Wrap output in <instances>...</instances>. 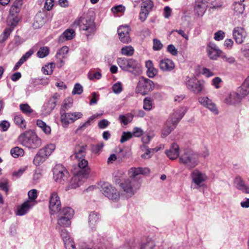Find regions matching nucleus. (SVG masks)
Wrapping results in <instances>:
<instances>
[{"instance_id":"7ed1b4c3","label":"nucleus","mask_w":249,"mask_h":249,"mask_svg":"<svg viewBox=\"0 0 249 249\" xmlns=\"http://www.w3.org/2000/svg\"><path fill=\"white\" fill-rule=\"evenodd\" d=\"M179 162L187 168L192 169L198 164V156L190 149H185L179 157Z\"/></svg>"},{"instance_id":"c85d7f7f","label":"nucleus","mask_w":249,"mask_h":249,"mask_svg":"<svg viewBox=\"0 0 249 249\" xmlns=\"http://www.w3.org/2000/svg\"><path fill=\"white\" fill-rule=\"evenodd\" d=\"M236 187L243 193L249 194V187L246 185L242 178L238 177L235 178L234 181Z\"/></svg>"},{"instance_id":"5701e85b","label":"nucleus","mask_w":249,"mask_h":249,"mask_svg":"<svg viewBox=\"0 0 249 249\" xmlns=\"http://www.w3.org/2000/svg\"><path fill=\"white\" fill-rule=\"evenodd\" d=\"M179 146L177 143H173L170 148L166 150L165 154L171 160H175L179 156Z\"/></svg>"},{"instance_id":"603ef678","label":"nucleus","mask_w":249,"mask_h":249,"mask_svg":"<svg viewBox=\"0 0 249 249\" xmlns=\"http://www.w3.org/2000/svg\"><path fill=\"white\" fill-rule=\"evenodd\" d=\"M22 0H16L11 8V11L15 13H18L23 4Z\"/></svg>"},{"instance_id":"cd10ccee","label":"nucleus","mask_w":249,"mask_h":249,"mask_svg":"<svg viewBox=\"0 0 249 249\" xmlns=\"http://www.w3.org/2000/svg\"><path fill=\"white\" fill-rule=\"evenodd\" d=\"M59 97L60 95L58 94L55 93L50 98L48 103L47 113H50L55 108Z\"/></svg>"},{"instance_id":"09e8293b","label":"nucleus","mask_w":249,"mask_h":249,"mask_svg":"<svg viewBox=\"0 0 249 249\" xmlns=\"http://www.w3.org/2000/svg\"><path fill=\"white\" fill-rule=\"evenodd\" d=\"M160 148L161 147L146 149L145 152L142 155L141 157L143 159H149L151 157L152 155V153L159 151Z\"/></svg>"},{"instance_id":"473e14b6","label":"nucleus","mask_w":249,"mask_h":249,"mask_svg":"<svg viewBox=\"0 0 249 249\" xmlns=\"http://www.w3.org/2000/svg\"><path fill=\"white\" fill-rule=\"evenodd\" d=\"M60 120L62 125L63 127L67 128L70 124V121L69 120V117H68V115L70 113H66V111H64L63 110H62L60 111Z\"/></svg>"},{"instance_id":"37998d69","label":"nucleus","mask_w":249,"mask_h":249,"mask_svg":"<svg viewBox=\"0 0 249 249\" xmlns=\"http://www.w3.org/2000/svg\"><path fill=\"white\" fill-rule=\"evenodd\" d=\"M129 61V58H119L117 59V63L119 67L124 71H126L127 69V66L128 65V63Z\"/></svg>"},{"instance_id":"6e6d98bb","label":"nucleus","mask_w":249,"mask_h":249,"mask_svg":"<svg viewBox=\"0 0 249 249\" xmlns=\"http://www.w3.org/2000/svg\"><path fill=\"white\" fill-rule=\"evenodd\" d=\"M132 118L133 116L131 115H128L127 116L121 115L119 117V120L121 123H123L124 125H126L129 122H130L132 121Z\"/></svg>"},{"instance_id":"f8f14e48","label":"nucleus","mask_w":249,"mask_h":249,"mask_svg":"<svg viewBox=\"0 0 249 249\" xmlns=\"http://www.w3.org/2000/svg\"><path fill=\"white\" fill-rule=\"evenodd\" d=\"M61 202L58 194L55 192H53L50 197L49 209L51 214L58 213L61 211Z\"/></svg>"},{"instance_id":"2f4dec72","label":"nucleus","mask_w":249,"mask_h":249,"mask_svg":"<svg viewBox=\"0 0 249 249\" xmlns=\"http://www.w3.org/2000/svg\"><path fill=\"white\" fill-rule=\"evenodd\" d=\"M239 93L243 98L249 93V76L245 79L240 87Z\"/></svg>"},{"instance_id":"338daca9","label":"nucleus","mask_w":249,"mask_h":249,"mask_svg":"<svg viewBox=\"0 0 249 249\" xmlns=\"http://www.w3.org/2000/svg\"><path fill=\"white\" fill-rule=\"evenodd\" d=\"M112 88L113 92L116 94L119 93L122 91V86L120 82L114 84Z\"/></svg>"},{"instance_id":"c756f323","label":"nucleus","mask_w":249,"mask_h":249,"mask_svg":"<svg viewBox=\"0 0 249 249\" xmlns=\"http://www.w3.org/2000/svg\"><path fill=\"white\" fill-rule=\"evenodd\" d=\"M176 126V125L172 124L171 121L167 120L161 130V137L165 138L167 136L175 129Z\"/></svg>"},{"instance_id":"69168bd1","label":"nucleus","mask_w":249,"mask_h":249,"mask_svg":"<svg viewBox=\"0 0 249 249\" xmlns=\"http://www.w3.org/2000/svg\"><path fill=\"white\" fill-rule=\"evenodd\" d=\"M163 45L161 42L157 39H153V48L155 51H159L162 48Z\"/></svg>"},{"instance_id":"dca6fc26","label":"nucleus","mask_w":249,"mask_h":249,"mask_svg":"<svg viewBox=\"0 0 249 249\" xmlns=\"http://www.w3.org/2000/svg\"><path fill=\"white\" fill-rule=\"evenodd\" d=\"M126 71L135 75L140 74L142 72L140 64L134 59L129 58Z\"/></svg>"},{"instance_id":"79ce46f5","label":"nucleus","mask_w":249,"mask_h":249,"mask_svg":"<svg viewBox=\"0 0 249 249\" xmlns=\"http://www.w3.org/2000/svg\"><path fill=\"white\" fill-rule=\"evenodd\" d=\"M134 49L131 46H125L121 49V53L124 55L131 56L133 54Z\"/></svg>"},{"instance_id":"393cba45","label":"nucleus","mask_w":249,"mask_h":249,"mask_svg":"<svg viewBox=\"0 0 249 249\" xmlns=\"http://www.w3.org/2000/svg\"><path fill=\"white\" fill-rule=\"evenodd\" d=\"M242 97L239 93L233 92L231 93L225 99V102L230 105H235L239 103Z\"/></svg>"},{"instance_id":"c03bdc74","label":"nucleus","mask_w":249,"mask_h":249,"mask_svg":"<svg viewBox=\"0 0 249 249\" xmlns=\"http://www.w3.org/2000/svg\"><path fill=\"white\" fill-rule=\"evenodd\" d=\"M153 6V2L150 0H146L141 4V9L149 12Z\"/></svg>"},{"instance_id":"c9c22d12","label":"nucleus","mask_w":249,"mask_h":249,"mask_svg":"<svg viewBox=\"0 0 249 249\" xmlns=\"http://www.w3.org/2000/svg\"><path fill=\"white\" fill-rule=\"evenodd\" d=\"M69 52V48L67 46H64L62 47L57 53L56 57L57 58L60 60L61 63H63V61L62 58L66 57V54Z\"/></svg>"},{"instance_id":"f257e3e1","label":"nucleus","mask_w":249,"mask_h":249,"mask_svg":"<svg viewBox=\"0 0 249 249\" xmlns=\"http://www.w3.org/2000/svg\"><path fill=\"white\" fill-rule=\"evenodd\" d=\"M73 27L79 26V30L88 38L94 35L96 28L94 20L90 17H81L72 25Z\"/></svg>"},{"instance_id":"412c9836","label":"nucleus","mask_w":249,"mask_h":249,"mask_svg":"<svg viewBox=\"0 0 249 249\" xmlns=\"http://www.w3.org/2000/svg\"><path fill=\"white\" fill-rule=\"evenodd\" d=\"M185 112V110L182 107H179L176 109L172 114L168 121H171L172 124L177 125L179 121L181 119Z\"/></svg>"},{"instance_id":"6e6552de","label":"nucleus","mask_w":249,"mask_h":249,"mask_svg":"<svg viewBox=\"0 0 249 249\" xmlns=\"http://www.w3.org/2000/svg\"><path fill=\"white\" fill-rule=\"evenodd\" d=\"M88 169H80L77 174L72 178L70 184L66 188V190L75 189L81 185L88 177Z\"/></svg>"},{"instance_id":"0eeeda50","label":"nucleus","mask_w":249,"mask_h":249,"mask_svg":"<svg viewBox=\"0 0 249 249\" xmlns=\"http://www.w3.org/2000/svg\"><path fill=\"white\" fill-rule=\"evenodd\" d=\"M55 146L54 144H49L44 148L39 149L36 155L33 162L37 166L43 163L55 149Z\"/></svg>"},{"instance_id":"4468645a","label":"nucleus","mask_w":249,"mask_h":249,"mask_svg":"<svg viewBox=\"0 0 249 249\" xmlns=\"http://www.w3.org/2000/svg\"><path fill=\"white\" fill-rule=\"evenodd\" d=\"M191 176L193 182L198 187L202 186L203 182L208 179L205 174L200 172L198 170H194L191 173Z\"/></svg>"},{"instance_id":"f03ea898","label":"nucleus","mask_w":249,"mask_h":249,"mask_svg":"<svg viewBox=\"0 0 249 249\" xmlns=\"http://www.w3.org/2000/svg\"><path fill=\"white\" fill-rule=\"evenodd\" d=\"M21 143L29 148H36L42 144L41 140L32 131H26L18 137Z\"/></svg>"},{"instance_id":"680f3d73","label":"nucleus","mask_w":249,"mask_h":249,"mask_svg":"<svg viewBox=\"0 0 249 249\" xmlns=\"http://www.w3.org/2000/svg\"><path fill=\"white\" fill-rule=\"evenodd\" d=\"M28 197L29 199L28 200H31L34 201L36 203L35 199L37 198V191L36 189H32L30 190L28 193Z\"/></svg>"},{"instance_id":"a19ab883","label":"nucleus","mask_w":249,"mask_h":249,"mask_svg":"<svg viewBox=\"0 0 249 249\" xmlns=\"http://www.w3.org/2000/svg\"><path fill=\"white\" fill-rule=\"evenodd\" d=\"M104 146L103 142H100L96 144H92L91 147V152L94 154H98L102 151Z\"/></svg>"},{"instance_id":"20e7f679","label":"nucleus","mask_w":249,"mask_h":249,"mask_svg":"<svg viewBox=\"0 0 249 249\" xmlns=\"http://www.w3.org/2000/svg\"><path fill=\"white\" fill-rule=\"evenodd\" d=\"M87 145L84 144H76L74 148V154L72 157L77 161V164L80 169H88V162L85 159L87 153Z\"/></svg>"},{"instance_id":"f704fd0d","label":"nucleus","mask_w":249,"mask_h":249,"mask_svg":"<svg viewBox=\"0 0 249 249\" xmlns=\"http://www.w3.org/2000/svg\"><path fill=\"white\" fill-rule=\"evenodd\" d=\"M36 125L47 135H49L51 132V129L50 126L41 120L36 121Z\"/></svg>"},{"instance_id":"58836bf2","label":"nucleus","mask_w":249,"mask_h":249,"mask_svg":"<svg viewBox=\"0 0 249 249\" xmlns=\"http://www.w3.org/2000/svg\"><path fill=\"white\" fill-rule=\"evenodd\" d=\"M14 122L16 124L19 125L21 128H26V122L21 115H17L15 116Z\"/></svg>"},{"instance_id":"72a5a7b5","label":"nucleus","mask_w":249,"mask_h":249,"mask_svg":"<svg viewBox=\"0 0 249 249\" xmlns=\"http://www.w3.org/2000/svg\"><path fill=\"white\" fill-rule=\"evenodd\" d=\"M45 20L42 14L39 13L36 15L35 17V22L33 26L35 28H39L41 27L45 23Z\"/></svg>"},{"instance_id":"a18cd8bd","label":"nucleus","mask_w":249,"mask_h":249,"mask_svg":"<svg viewBox=\"0 0 249 249\" xmlns=\"http://www.w3.org/2000/svg\"><path fill=\"white\" fill-rule=\"evenodd\" d=\"M82 113L79 112L70 113V114L68 115V117H69V120L70 121V123L74 122L77 120L82 118Z\"/></svg>"},{"instance_id":"ea45409f","label":"nucleus","mask_w":249,"mask_h":249,"mask_svg":"<svg viewBox=\"0 0 249 249\" xmlns=\"http://www.w3.org/2000/svg\"><path fill=\"white\" fill-rule=\"evenodd\" d=\"M140 249H156V246L153 241L149 240L141 244Z\"/></svg>"},{"instance_id":"4be33fe9","label":"nucleus","mask_w":249,"mask_h":249,"mask_svg":"<svg viewBox=\"0 0 249 249\" xmlns=\"http://www.w3.org/2000/svg\"><path fill=\"white\" fill-rule=\"evenodd\" d=\"M159 67L161 71H171L174 69L175 65L171 60L166 58L160 61Z\"/></svg>"},{"instance_id":"49530a36","label":"nucleus","mask_w":249,"mask_h":249,"mask_svg":"<svg viewBox=\"0 0 249 249\" xmlns=\"http://www.w3.org/2000/svg\"><path fill=\"white\" fill-rule=\"evenodd\" d=\"M12 30L13 29L11 28H6L0 36V42L5 41L8 38Z\"/></svg>"},{"instance_id":"39448f33","label":"nucleus","mask_w":249,"mask_h":249,"mask_svg":"<svg viewBox=\"0 0 249 249\" xmlns=\"http://www.w3.org/2000/svg\"><path fill=\"white\" fill-rule=\"evenodd\" d=\"M73 214L74 211L70 207L64 208L59 211L57 216L56 228L69 227Z\"/></svg>"},{"instance_id":"aec40b11","label":"nucleus","mask_w":249,"mask_h":249,"mask_svg":"<svg viewBox=\"0 0 249 249\" xmlns=\"http://www.w3.org/2000/svg\"><path fill=\"white\" fill-rule=\"evenodd\" d=\"M149 169L147 168H131L128 171L129 178L138 179V177L140 175H146L149 173Z\"/></svg>"},{"instance_id":"8fccbe9b","label":"nucleus","mask_w":249,"mask_h":249,"mask_svg":"<svg viewBox=\"0 0 249 249\" xmlns=\"http://www.w3.org/2000/svg\"><path fill=\"white\" fill-rule=\"evenodd\" d=\"M245 9V5L241 2H234V11L237 14H242Z\"/></svg>"},{"instance_id":"3c124183","label":"nucleus","mask_w":249,"mask_h":249,"mask_svg":"<svg viewBox=\"0 0 249 249\" xmlns=\"http://www.w3.org/2000/svg\"><path fill=\"white\" fill-rule=\"evenodd\" d=\"M49 50L47 47H41L37 53V55L39 58H44L49 54Z\"/></svg>"},{"instance_id":"e433bc0d","label":"nucleus","mask_w":249,"mask_h":249,"mask_svg":"<svg viewBox=\"0 0 249 249\" xmlns=\"http://www.w3.org/2000/svg\"><path fill=\"white\" fill-rule=\"evenodd\" d=\"M19 18L16 16L13 15H10L7 19V22L8 26H11V29H13L18 23V22Z\"/></svg>"},{"instance_id":"4c0bfd02","label":"nucleus","mask_w":249,"mask_h":249,"mask_svg":"<svg viewBox=\"0 0 249 249\" xmlns=\"http://www.w3.org/2000/svg\"><path fill=\"white\" fill-rule=\"evenodd\" d=\"M10 153L14 158H17L24 155V150L19 147H15L11 149Z\"/></svg>"},{"instance_id":"1a4fd4ad","label":"nucleus","mask_w":249,"mask_h":249,"mask_svg":"<svg viewBox=\"0 0 249 249\" xmlns=\"http://www.w3.org/2000/svg\"><path fill=\"white\" fill-rule=\"evenodd\" d=\"M154 88V84L151 80L140 77L136 88V92L144 95L152 90Z\"/></svg>"},{"instance_id":"7c9ffc66","label":"nucleus","mask_w":249,"mask_h":249,"mask_svg":"<svg viewBox=\"0 0 249 249\" xmlns=\"http://www.w3.org/2000/svg\"><path fill=\"white\" fill-rule=\"evenodd\" d=\"M102 114H97L91 116L89 119L84 123L81 124L77 129L76 130V132L78 131H83L89 126H90L91 124L92 121H93L96 118L101 116Z\"/></svg>"},{"instance_id":"9b49d317","label":"nucleus","mask_w":249,"mask_h":249,"mask_svg":"<svg viewBox=\"0 0 249 249\" xmlns=\"http://www.w3.org/2000/svg\"><path fill=\"white\" fill-rule=\"evenodd\" d=\"M53 178L56 182L64 184L67 180L69 173L62 165H56L53 170Z\"/></svg>"},{"instance_id":"a878e982","label":"nucleus","mask_w":249,"mask_h":249,"mask_svg":"<svg viewBox=\"0 0 249 249\" xmlns=\"http://www.w3.org/2000/svg\"><path fill=\"white\" fill-rule=\"evenodd\" d=\"M207 5L205 1H197L195 6V14L198 16H202L206 11Z\"/></svg>"},{"instance_id":"052dcab7","label":"nucleus","mask_w":249,"mask_h":249,"mask_svg":"<svg viewBox=\"0 0 249 249\" xmlns=\"http://www.w3.org/2000/svg\"><path fill=\"white\" fill-rule=\"evenodd\" d=\"M72 104V99L71 98H68L64 100V105L61 108V110L66 111L70 108Z\"/></svg>"},{"instance_id":"b1692460","label":"nucleus","mask_w":249,"mask_h":249,"mask_svg":"<svg viewBox=\"0 0 249 249\" xmlns=\"http://www.w3.org/2000/svg\"><path fill=\"white\" fill-rule=\"evenodd\" d=\"M100 220V214L95 211L91 212L89 215L88 223L89 226L93 229Z\"/></svg>"},{"instance_id":"2eb2a0df","label":"nucleus","mask_w":249,"mask_h":249,"mask_svg":"<svg viewBox=\"0 0 249 249\" xmlns=\"http://www.w3.org/2000/svg\"><path fill=\"white\" fill-rule=\"evenodd\" d=\"M186 86L189 89L197 94L200 93L203 88V84L196 78L188 80Z\"/></svg>"},{"instance_id":"bf43d9fd","label":"nucleus","mask_w":249,"mask_h":249,"mask_svg":"<svg viewBox=\"0 0 249 249\" xmlns=\"http://www.w3.org/2000/svg\"><path fill=\"white\" fill-rule=\"evenodd\" d=\"M133 137V134L130 132H124L120 139V142L124 143Z\"/></svg>"},{"instance_id":"de8ad7c7","label":"nucleus","mask_w":249,"mask_h":249,"mask_svg":"<svg viewBox=\"0 0 249 249\" xmlns=\"http://www.w3.org/2000/svg\"><path fill=\"white\" fill-rule=\"evenodd\" d=\"M54 68V64L51 63L48 65H45L42 68L43 73L46 75H50L53 73V69Z\"/></svg>"},{"instance_id":"6ab92c4d","label":"nucleus","mask_w":249,"mask_h":249,"mask_svg":"<svg viewBox=\"0 0 249 249\" xmlns=\"http://www.w3.org/2000/svg\"><path fill=\"white\" fill-rule=\"evenodd\" d=\"M199 102L204 107L209 109L214 114H217L218 113V111L215 104L208 97H203L199 98Z\"/></svg>"},{"instance_id":"9d476101","label":"nucleus","mask_w":249,"mask_h":249,"mask_svg":"<svg viewBox=\"0 0 249 249\" xmlns=\"http://www.w3.org/2000/svg\"><path fill=\"white\" fill-rule=\"evenodd\" d=\"M101 191L106 197L114 201H118L120 199L119 192L108 183H104L102 185Z\"/></svg>"},{"instance_id":"0e129e2a","label":"nucleus","mask_w":249,"mask_h":249,"mask_svg":"<svg viewBox=\"0 0 249 249\" xmlns=\"http://www.w3.org/2000/svg\"><path fill=\"white\" fill-rule=\"evenodd\" d=\"M66 249H75L73 241L70 238L63 241Z\"/></svg>"},{"instance_id":"f3484780","label":"nucleus","mask_w":249,"mask_h":249,"mask_svg":"<svg viewBox=\"0 0 249 249\" xmlns=\"http://www.w3.org/2000/svg\"><path fill=\"white\" fill-rule=\"evenodd\" d=\"M232 34L234 40L238 44L242 43L247 36V33L244 29L240 27L235 28Z\"/></svg>"},{"instance_id":"774afa93","label":"nucleus","mask_w":249,"mask_h":249,"mask_svg":"<svg viewBox=\"0 0 249 249\" xmlns=\"http://www.w3.org/2000/svg\"><path fill=\"white\" fill-rule=\"evenodd\" d=\"M147 75L150 78H153L158 73V71L154 66L147 69Z\"/></svg>"},{"instance_id":"864d4df0","label":"nucleus","mask_w":249,"mask_h":249,"mask_svg":"<svg viewBox=\"0 0 249 249\" xmlns=\"http://www.w3.org/2000/svg\"><path fill=\"white\" fill-rule=\"evenodd\" d=\"M208 55L212 59H216L221 53L220 50H208Z\"/></svg>"},{"instance_id":"5fc2aeb1","label":"nucleus","mask_w":249,"mask_h":249,"mask_svg":"<svg viewBox=\"0 0 249 249\" xmlns=\"http://www.w3.org/2000/svg\"><path fill=\"white\" fill-rule=\"evenodd\" d=\"M20 109L23 113L29 115L33 112V110L27 104L20 105Z\"/></svg>"},{"instance_id":"423d86ee","label":"nucleus","mask_w":249,"mask_h":249,"mask_svg":"<svg viewBox=\"0 0 249 249\" xmlns=\"http://www.w3.org/2000/svg\"><path fill=\"white\" fill-rule=\"evenodd\" d=\"M121 187L125 193L126 197H131L141 187V182L139 179L128 178L121 183Z\"/></svg>"},{"instance_id":"bb28decb","label":"nucleus","mask_w":249,"mask_h":249,"mask_svg":"<svg viewBox=\"0 0 249 249\" xmlns=\"http://www.w3.org/2000/svg\"><path fill=\"white\" fill-rule=\"evenodd\" d=\"M75 33L72 29H67L59 36L58 41L59 42H63L66 40H71L74 38Z\"/></svg>"},{"instance_id":"a211bd4d","label":"nucleus","mask_w":249,"mask_h":249,"mask_svg":"<svg viewBox=\"0 0 249 249\" xmlns=\"http://www.w3.org/2000/svg\"><path fill=\"white\" fill-rule=\"evenodd\" d=\"M35 205V203L31 200H27L17 208L16 215L22 216L26 214Z\"/></svg>"},{"instance_id":"ddd939ff","label":"nucleus","mask_w":249,"mask_h":249,"mask_svg":"<svg viewBox=\"0 0 249 249\" xmlns=\"http://www.w3.org/2000/svg\"><path fill=\"white\" fill-rule=\"evenodd\" d=\"M130 28L127 25L120 26L118 29V34L120 40L124 43H128L131 41L130 37Z\"/></svg>"},{"instance_id":"4d7b16f0","label":"nucleus","mask_w":249,"mask_h":249,"mask_svg":"<svg viewBox=\"0 0 249 249\" xmlns=\"http://www.w3.org/2000/svg\"><path fill=\"white\" fill-rule=\"evenodd\" d=\"M152 107V100L149 97H146L143 100V108L144 109L146 110H150Z\"/></svg>"},{"instance_id":"13d9d810","label":"nucleus","mask_w":249,"mask_h":249,"mask_svg":"<svg viewBox=\"0 0 249 249\" xmlns=\"http://www.w3.org/2000/svg\"><path fill=\"white\" fill-rule=\"evenodd\" d=\"M83 91V87L79 83H76L74 86V88L72 91L73 95H80Z\"/></svg>"},{"instance_id":"e2e57ef3","label":"nucleus","mask_w":249,"mask_h":249,"mask_svg":"<svg viewBox=\"0 0 249 249\" xmlns=\"http://www.w3.org/2000/svg\"><path fill=\"white\" fill-rule=\"evenodd\" d=\"M60 231V235L63 240V241H66L68 239L70 238V236L67 231V230L64 228H57Z\"/></svg>"}]
</instances>
